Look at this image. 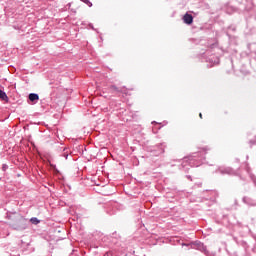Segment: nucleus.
Returning a JSON list of instances; mask_svg holds the SVG:
<instances>
[{
  "instance_id": "obj_1",
  "label": "nucleus",
  "mask_w": 256,
  "mask_h": 256,
  "mask_svg": "<svg viewBox=\"0 0 256 256\" xmlns=\"http://www.w3.org/2000/svg\"><path fill=\"white\" fill-rule=\"evenodd\" d=\"M109 89L110 93H123L124 95H129V90L125 86L118 87L116 85H111Z\"/></svg>"
},
{
  "instance_id": "obj_2",
  "label": "nucleus",
  "mask_w": 256,
  "mask_h": 256,
  "mask_svg": "<svg viewBox=\"0 0 256 256\" xmlns=\"http://www.w3.org/2000/svg\"><path fill=\"white\" fill-rule=\"evenodd\" d=\"M183 21L186 23V25H191V23H193V16L191 14H185Z\"/></svg>"
},
{
  "instance_id": "obj_3",
  "label": "nucleus",
  "mask_w": 256,
  "mask_h": 256,
  "mask_svg": "<svg viewBox=\"0 0 256 256\" xmlns=\"http://www.w3.org/2000/svg\"><path fill=\"white\" fill-rule=\"evenodd\" d=\"M28 99L31 101V103H35L39 100V94L31 93L29 94Z\"/></svg>"
},
{
  "instance_id": "obj_4",
  "label": "nucleus",
  "mask_w": 256,
  "mask_h": 256,
  "mask_svg": "<svg viewBox=\"0 0 256 256\" xmlns=\"http://www.w3.org/2000/svg\"><path fill=\"white\" fill-rule=\"evenodd\" d=\"M0 99L2 101H5L6 103H9V97L7 96V93H5L3 90H0Z\"/></svg>"
},
{
  "instance_id": "obj_5",
  "label": "nucleus",
  "mask_w": 256,
  "mask_h": 256,
  "mask_svg": "<svg viewBox=\"0 0 256 256\" xmlns=\"http://www.w3.org/2000/svg\"><path fill=\"white\" fill-rule=\"evenodd\" d=\"M30 222L33 224V225H39L40 221L39 219L33 217L30 219Z\"/></svg>"
},
{
  "instance_id": "obj_6",
  "label": "nucleus",
  "mask_w": 256,
  "mask_h": 256,
  "mask_svg": "<svg viewBox=\"0 0 256 256\" xmlns=\"http://www.w3.org/2000/svg\"><path fill=\"white\" fill-rule=\"evenodd\" d=\"M81 1H82V3H85L86 5H88V7H92L93 6L91 1H89V0H81Z\"/></svg>"
},
{
  "instance_id": "obj_7",
  "label": "nucleus",
  "mask_w": 256,
  "mask_h": 256,
  "mask_svg": "<svg viewBox=\"0 0 256 256\" xmlns=\"http://www.w3.org/2000/svg\"><path fill=\"white\" fill-rule=\"evenodd\" d=\"M199 117H200V119H203V114L200 113V114H199Z\"/></svg>"
}]
</instances>
